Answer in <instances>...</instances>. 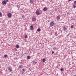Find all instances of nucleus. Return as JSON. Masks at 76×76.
<instances>
[{"mask_svg": "<svg viewBox=\"0 0 76 76\" xmlns=\"http://www.w3.org/2000/svg\"><path fill=\"white\" fill-rule=\"evenodd\" d=\"M46 61V60L45 58H43L42 60V61L43 62H45V61Z\"/></svg>", "mask_w": 76, "mask_h": 76, "instance_id": "obj_17", "label": "nucleus"}, {"mask_svg": "<svg viewBox=\"0 0 76 76\" xmlns=\"http://www.w3.org/2000/svg\"><path fill=\"white\" fill-rule=\"evenodd\" d=\"M6 1H7V2H9V1L8 0H7Z\"/></svg>", "mask_w": 76, "mask_h": 76, "instance_id": "obj_31", "label": "nucleus"}, {"mask_svg": "<svg viewBox=\"0 0 76 76\" xmlns=\"http://www.w3.org/2000/svg\"><path fill=\"white\" fill-rule=\"evenodd\" d=\"M63 31H67V27L66 26H64L63 27Z\"/></svg>", "mask_w": 76, "mask_h": 76, "instance_id": "obj_4", "label": "nucleus"}, {"mask_svg": "<svg viewBox=\"0 0 76 76\" xmlns=\"http://www.w3.org/2000/svg\"><path fill=\"white\" fill-rule=\"evenodd\" d=\"M55 10V12H56V11H57V9H55V10Z\"/></svg>", "mask_w": 76, "mask_h": 76, "instance_id": "obj_27", "label": "nucleus"}, {"mask_svg": "<svg viewBox=\"0 0 76 76\" xmlns=\"http://www.w3.org/2000/svg\"><path fill=\"white\" fill-rule=\"evenodd\" d=\"M36 18H34V17H33L32 19V21H36Z\"/></svg>", "mask_w": 76, "mask_h": 76, "instance_id": "obj_8", "label": "nucleus"}, {"mask_svg": "<svg viewBox=\"0 0 76 76\" xmlns=\"http://www.w3.org/2000/svg\"><path fill=\"white\" fill-rule=\"evenodd\" d=\"M69 1H72V0H69Z\"/></svg>", "mask_w": 76, "mask_h": 76, "instance_id": "obj_32", "label": "nucleus"}, {"mask_svg": "<svg viewBox=\"0 0 76 76\" xmlns=\"http://www.w3.org/2000/svg\"><path fill=\"white\" fill-rule=\"evenodd\" d=\"M2 16V14L1 12H0V16Z\"/></svg>", "mask_w": 76, "mask_h": 76, "instance_id": "obj_23", "label": "nucleus"}, {"mask_svg": "<svg viewBox=\"0 0 76 76\" xmlns=\"http://www.w3.org/2000/svg\"><path fill=\"white\" fill-rule=\"evenodd\" d=\"M73 7L74 8H75V7H76V5H73Z\"/></svg>", "mask_w": 76, "mask_h": 76, "instance_id": "obj_24", "label": "nucleus"}, {"mask_svg": "<svg viewBox=\"0 0 76 76\" xmlns=\"http://www.w3.org/2000/svg\"><path fill=\"white\" fill-rule=\"evenodd\" d=\"M8 70L10 71V72H11L12 71V67L11 66H9L8 67Z\"/></svg>", "mask_w": 76, "mask_h": 76, "instance_id": "obj_2", "label": "nucleus"}, {"mask_svg": "<svg viewBox=\"0 0 76 76\" xmlns=\"http://www.w3.org/2000/svg\"><path fill=\"white\" fill-rule=\"evenodd\" d=\"M37 31H38V32H40V31H41V28H39L37 29Z\"/></svg>", "mask_w": 76, "mask_h": 76, "instance_id": "obj_14", "label": "nucleus"}, {"mask_svg": "<svg viewBox=\"0 0 76 76\" xmlns=\"http://www.w3.org/2000/svg\"><path fill=\"white\" fill-rule=\"evenodd\" d=\"M25 38H28V36H27V35H26L25 37Z\"/></svg>", "mask_w": 76, "mask_h": 76, "instance_id": "obj_22", "label": "nucleus"}, {"mask_svg": "<svg viewBox=\"0 0 76 76\" xmlns=\"http://www.w3.org/2000/svg\"><path fill=\"white\" fill-rule=\"evenodd\" d=\"M60 70L61 72H63V68H61L60 69Z\"/></svg>", "mask_w": 76, "mask_h": 76, "instance_id": "obj_18", "label": "nucleus"}, {"mask_svg": "<svg viewBox=\"0 0 76 76\" xmlns=\"http://www.w3.org/2000/svg\"><path fill=\"white\" fill-rule=\"evenodd\" d=\"M30 3L31 4H32V3H34V1H33L32 0H30Z\"/></svg>", "mask_w": 76, "mask_h": 76, "instance_id": "obj_13", "label": "nucleus"}, {"mask_svg": "<svg viewBox=\"0 0 76 76\" xmlns=\"http://www.w3.org/2000/svg\"><path fill=\"white\" fill-rule=\"evenodd\" d=\"M71 28H73V26H71Z\"/></svg>", "mask_w": 76, "mask_h": 76, "instance_id": "obj_29", "label": "nucleus"}, {"mask_svg": "<svg viewBox=\"0 0 76 76\" xmlns=\"http://www.w3.org/2000/svg\"><path fill=\"white\" fill-rule=\"evenodd\" d=\"M16 48H19V46L18 45H16Z\"/></svg>", "mask_w": 76, "mask_h": 76, "instance_id": "obj_12", "label": "nucleus"}, {"mask_svg": "<svg viewBox=\"0 0 76 76\" xmlns=\"http://www.w3.org/2000/svg\"><path fill=\"white\" fill-rule=\"evenodd\" d=\"M55 35H56V36H57V35H58V34H57V32L55 33Z\"/></svg>", "mask_w": 76, "mask_h": 76, "instance_id": "obj_20", "label": "nucleus"}, {"mask_svg": "<svg viewBox=\"0 0 76 76\" xmlns=\"http://www.w3.org/2000/svg\"><path fill=\"white\" fill-rule=\"evenodd\" d=\"M7 55H5L4 56V57H5V58H7Z\"/></svg>", "mask_w": 76, "mask_h": 76, "instance_id": "obj_19", "label": "nucleus"}, {"mask_svg": "<svg viewBox=\"0 0 76 76\" xmlns=\"http://www.w3.org/2000/svg\"><path fill=\"white\" fill-rule=\"evenodd\" d=\"M54 51H53L52 52V54H54Z\"/></svg>", "mask_w": 76, "mask_h": 76, "instance_id": "obj_30", "label": "nucleus"}, {"mask_svg": "<svg viewBox=\"0 0 76 76\" xmlns=\"http://www.w3.org/2000/svg\"><path fill=\"white\" fill-rule=\"evenodd\" d=\"M25 69L24 68H23L22 69V71L23 72H25Z\"/></svg>", "mask_w": 76, "mask_h": 76, "instance_id": "obj_11", "label": "nucleus"}, {"mask_svg": "<svg viewBox=\"0 0 76 76\" xmlns=\"http://www.w3.org/2000/svg\"><path fill=\"white\" fill-rule=\"evenodd\" d=\"M63 23H64V22H63Z\"/></svg>", "mask_w": 76, "mask_h": 76, "instance_id": "obj_33", "label": "nucleus"}, {"mask_svg": "<svg viewBox=\"0 0 76 76\" xmlns=\"http://www.w3.org/2000/svg\"><path fill=\"white\" fill-rule=\"evenodd\" d=\"M30 29L31 30H33L34 29V28L33 27V25H31L30 26Z\"/></svg>", "mask_w": 76, "mask_h": 76, "instance_id": "obj_6", "label": "nucleus"}, {"mask_svg": "<svg viewBox=\"0 0 76 76\" xmlns=\"http://www.w3.org/2000/svg\"><path fill=\"white\" fill-rule=\"evenodd\" d=\"M56 19H57V20H59V19H60V16L59 15L57 16Z\"/></svg>", "mask_w": 76, "mask_h": 76, "instance_id": "obj_7", "label": "nucleus"}, {"mask_svg": "<svg viewBox=\"0 0 76 76\" xmlns=\"http://www.w3.org/2000/svg\"><path fill=\"white\" fill-rule=\"evenodd\" d=\"M74 2V3H75V4H76V1H75Z\"/></svg>", "mask_w": 76, "mask_h": 76, "instance_id": "obj_26", "label": "nucleus"}, {"mask_svg": "<svg viewBox=\"0 0 76 76\" xmlns=\"http://www.w3.org/2000/svg\"><path fill=\"white\" fill-rule=\"evenodd\" d=\"M53 49L54 50H57V47H54L53 48Z\"/></svg>", "mask_w": 76, "mask_h": 76, "instance_id": "obj_16", "label": "nucleus"}, {"mask_svg": "<svg viewBox=\"0 0 76 76\" xmlns=\"http://www.w3.org/2000/svg\"><path fill=\"white\" fill-rule=\"evenodd\" d=\"M21 67H22V65H20L19 67V68H21Z\"/></svg>", "mask_w": 76, "mask_h": 76, "instance_id": "obj_25", "label": "nucleus"}, {"mask_svg": "<svg viewBox=\"0 0 76 76\" xmlns=\"http://www.w3.org/2000/svg\"><path fill=\"white\" fill-rule=\"evenodd\" d=\"M8 16L9 18H11L12 17V14L11 13H9L8 14Z\"/></svg>", "mask_w": 76, "mask_h": 76, "instance_id": "obj_5", "label": "nucleus"}, {"mask_svg": "<svg viewBox=\"0 0 76 76\" xmlns=\"http://www.w3.org/2000/svg\"><path fill=\"white\" fill-rule=\"evenodd\" d=\"M27 58L28 59H30V58H31V56H27Z\"/></svg>", "mask_w": 76, "mask_h": 76, "instance_id": "obj_15", "label": "nucleus"}, {"mask_svg": "<svg viewBox=\"0 0 76 76\" xmlns=\"http://www.w3.org/2000/svg\"><path fill=\"white\" fill-rule=\"evenodd\" d=\"M47 10V7H44V8L43 9V11H46Z\"/></svg>", "mask_w": 76, "mask_h": 76, "instance_id": "obj_10", "label": "nucleus"}, {"mask_svg": "<svg viewBox=\"0 0 76 76\" xmlns=\"http://www.w3.org/2000/svg\"><path fill=\"white\" fill-rule=\"evenodd\" d=\"M2 4L3 5H6L7 4V2L6 1H2Z\"/></svg>", "mask_w": 76, "mask_h": 76, "instance_id": "obj_1", "label": "nucleus"}, {"mask_svg": "<svg viewBox=\"0 0 76 76\" xmlns=\"http://www.w3.org/2000/svg\"><path fill=\"white\" fill-rule=\"evenodd\" d=\"M33 63L34 64H36L37 63V62H35V61H33Z\"/></svg>", "mask_w": 76, "mask_h": 76, "instance_id": "obj_21", "label": "nucleus"}, {"mask_svg": "<svg viewBox=\"0 0 76 76\" xmlns=\"http://www.w3.org/2000/svg\"><path fill=\"white\" fill-rule=\"evenodd\" d=\"M36 13L37 14V15H39V12H38V10L36 11Z\"/></svg>", "mask_w": 76, "mask_h": 76, "instance_id": "obj_9", "label": "nucleus"}, {"mask_svg": "<svg viewBox=\"0 0 76 76\" xmlns=\"http://www.w3.org/2000/svg\"><path fill=\"white\" fill-rule=\"evenodd\" d=\"M54 24V21H52L50 23V26H53Z\"/></svg>", "mask_w": 76, "mask_h": 76, "instance_id": "obj_3", "label": "nucleus"}, {"mask_svg": "<svg viewBox=\"0 0 76 76\" xmlns=\"http://www.w3.org/2000/svg\"><path fill=\"white\" fill-rule=\"evenodd\" d=\"M25 17V16L23 15H22V18H24Z\"/></svg>", "mask_w": 76, "mask_h": 76, "instance_id": "obj_28", "label": "nucleus"}]
</instances>
